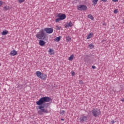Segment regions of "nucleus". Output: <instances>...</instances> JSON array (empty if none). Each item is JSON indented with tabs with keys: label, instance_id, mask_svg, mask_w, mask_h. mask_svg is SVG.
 <instances>
[{
	"label": "nucleus",
	"instance_id": "f257e3e1",
	"mask_svg": "<svg viewBox=\"0 0 124 124\" xmlns=\"http://www.w3.org/2000/svg\"><path fill=\"white\" fill-rule=\"evenodd\" d=\"M52 102V99L48 96L42 97L38 101L36 102L37 105H39V107H36L38 111V114L39 115H43V114H47L48 113V107L50 106L49 103L46 102Z\"/></svg>",
	"mask_w": 124,
	"mask_h": 124
},
{
	"label": "nucleus",
	"instance_id": "f03ea898",
	"mask_svg": "<svg viewBox=\"0 0 124 124\" xmlns=\"http://www.w3.org/2000/svg\"><path fill=\"white\" fill-rule=\"evenodd\" d=\"M36 36L38 39H43L39 40V44L40 46H45V44H46L45 41H48V36H47L43 29H42L40 31L38 32Z\"/></svg>",
	"mask_w": 124,
	"mask_h": 124
},
{
	"label": "nucleus",
	"instance_id": "7ed1b4c3",
	"mask_svg": "<svg viewBox=\"0 0 124 124\" xmlns=\"http://www.w3.org/2000/svg\"><path fill=\"white\" fill-rule=\"evenodd\" d=\"M36 75L37 77L41 79V80H46V79H47V75L45 74L41 73L40 71H37L36 72Z\"/></svg>",
	"mask_w": 124,
	"mask_h": 124
},
{
	"label": "nucleus",
	"instance_id": "20e7f679",
	"mask_svg": "<svg viewBox=\"0 0 124 124\" xmlns=\"http://www.w3.org/2000/svg\"><path fill=\"white\" fill-rule=\"evenodd\" d=\"M92 114H93V116L94 117H95V118H96V117H98V116H99V115H100V114H101L100 110H95V109H94V108H93L92 110Z\"/></svg>",
	"mask_w": 124,
	"mask_h": 124
},
{
	"label": "nucleus",
	"instance_id": "39448f33",
	"mask_svg": "<svg viewBox=\"0 0 124 124\" xmlns=\"http://www.w3.org/2000/svg\"><path fill=\"white\" fill-rule=\"evenodd\" d=\"M78 9L79 10V11H85L86 9H87L88 7L87 6L85 5H80L77 6Z\"/></svg>",
	"mask_w": 124,
	"mask_h": 124
},
{
	"label": "nucleus",
	"instance_id": "423d86ee",
	"mask_svg": "<svg viewBox=\"0 0 124 124\" xmlns=\"http://www.w3.org/2000/svg\"><path fill=\"white\" fill-rule=\"evenodd\" d=\"M57 18H60L61 20H64L66 18V16L64 14H62L61 15V14H59L56 16Z\"/></svg>",
	"mask_w": 124,
	"mask_h": 124
},
{
	"label": "nucleus",
	"instance_id": "0eeeda50",
	"mask_svg": "<svg viewBox=\"0 0 124 124\" xmlns=\"http://www.w3.org/2000/svg\"><path fill=\"white\" fill-rule=\"evenodd\" d=\"M44 31L46 32V33H52L53 32V29L50 28H45Z\"/></svg>",
	"mask_w": 124,
	"mask_h": 124
},
{
	"label": "nucleus",
	"instance_id": "6e6552de",
	"mask_svg": "<svg viewBox=\"0 0 124 124\" xmlns=\"http://www.w3.org/2000/svg\"><path fill=\"white\" fill-rule=\"evenodd\" d=\"M87 120H88V118L86 116H82L79 118L80 123H84V122H86Z\"/></svg>",
	"mask_w": 124,
	"mask_h": 124
},
{
	"label": "nucleus",
	"instance_id": "1a4fd4ad",
	"mask_svg": "<svg viewBox=\"0 0 124 124\" xmlns=\"http://www.w3.org/2000/svg\"><path fill=\"white\" fill-rule=\"evenodd\" d=\"M72 26H73V23H72L71 21H69V23H67L65 25V28H69V27L71 28Z\"/></svg>",
	"mask_w": 124,
	"mask_h": 124
},
{
	"label": "nucleus",
	"instance_id": "9d476101",
	"mask_svg": "<svg viewBox=\"0 0 124 124\" xmlns=\"http://www.w3.org/2000/svg\"><path fill=\"white\" fill-rule=\"evenodd\" d=\"M17 55V51L16 50H12L10 52V56H16Z\"/></svg>",
	"mask_w": 124,
	"mask_h": 124
},
{
	"label": "nucleus",
	"instance_id": "9b49d317",
	"mask_svg": "<svg viewBox=\"0 0 124 124\" xmlns=\"http://www.w3.org/2000/svg\"><path fill=\"white\" fill-rule=\"evenodd\" d=\"M4 10L7 11V10H10V7L9 6L6 5L3 8Z\"/></svg>",
	"mask_w": 124,
	"mask_h": 124
},
{
	"label": "nucleus",
	"instance_id": "f8f14e48",
	"mask_svg": "<svg viewBox=\"0 0 124 124\" xmlns=\"http://www.w3.org/2000/svg\"><path fill=\"white\" fill-rule=\"evenodd\" d=\"M93 33H90L87 36V39H90V38H91L93 37Z\"/></svg>",
	"mask_w": 124,
	"mask_h": 124
},
{
	"label": "nucleus",
	"instance_id": "ddd939ff",
	"mask_svg": "<svg viewBox=\"0 0 124 124\" xmlns=\"http://www.w3.org/2000/svg\"><path fill=\"white\" fill-rule=\"evenodd\" d=\"M49 54L50 55H55V52H54V50L52 49L51 48H49Z\"/></svg>",
	"mask_w": 124,
	"mask_h": 124
},
{
	"label": "nucleus",
	"instance_id": "4468645a",
	"mask_svg": "<svg viewBox=\"0 0 124 124\" xmlns=\"http://www.w3.org/2000/svg\"><path fill=\"white\" fill-rule=\"evenodd\" d=\"M88 17L89 18V19H91V20H93L94 19V18H93V16L92 15H89L88 16Z\"/></svg>",
	"mask_w": 124,
	"mask_h": 124
},
{
	"label": "nucleus",
	"instance_id": "2eb2a0df",
	"mask_svg": "<svg viewBox=\"0 0 124 124\" xmlns=\"http://www.w3.org/2000/svg\"><path fill=\"white\" fill-rule=\"evenodd\" d=\"M8 33V31H3L1 33L2 35H6Z\"/></svg>",
	"mask_w": 124,
	"mask_h": 124
},
{
	"label": "nucleus",
	"instance_id": "dca6fc26",
	"mask_svg": "<svg viewBox=\"0 0 124 124\" xmlns=\"http://www.w3.org/2000/svg\"><path fill=\"white\" fill-rule=\"evenodd\" d=\"M74 59V55L73 54L71 55L68 58L69 61H72Z\"/></svg>",
	"mask_w": 124,
	"mask_h": 124
},
{
	"label": "nucleus",
	"instance_id": "f3484780",
	"mask_svg": "<svg viewBox=\"0 0 124 124\" xmlns=\"http://www.w3.org/2000/svg\"><path fill=\"white\" fill-rule=\"evenodd\" d=\"M54 40H55V41H57V42H59V41H60V40H61V36L57 37Z\"/></svg>",
	"mask_w": 124,
	"mask_h": 124
},
{
	"label": "nucleus",
	"instance_id": "a211bd4d",
	"mask_svg": "<svg viewBox=\"0 0 124 124\" xmlns=\"http://www.w3.org/2000/svg\"><path fill=\"white\" fill-rule=\"evenodd\" d=\"M98 0H93L92 2L93 3V4L95 5L97 3Z\"/></svg>",
	"mask_w": 124,
	"mask_h": 124
},
{
	"label": "nucleus",
	"instance_id": "6ab92c4d",
	"mask_svg": "<svg viewBox=\"0 0 124 124\" xmlns=\"http://www.w3.org/2000/svg\"><path fill=\"white\" fill-rule=\"evenodd\" d=\"M61 18L59 17V18H57L56 20H55V22L56 23H59V22H60V21H61Z\"/></svg>",
	"mask_w": 124,
	"mask_h": 124
},
{
	"label": "nucleus",
	"instance_id": "aec40b11",
	"mask_svg": "<svg viewBox=\"0 0 124 124\" xmlns=\"http://www.w3.org/2000/svg\"><path fill=\"white\" fill-rule=\"evenodd\" d=\"M89 47H90V49H93V47H94L93 45L92 44H90Z\"/></svg>",
	"mask_w": 124,
	"mask_h": 124
},
{
	"label": "nucleus",
	"instance_id": "412c9836",
	"mask_svg": "<svg viewBox=\"0 0 124 124\" xmlns=\"http://www.w3.org/2000/svg\"><path fill=\"white\" fill-rule=\"evenodd\" d=\"M67 41H70V40H71V38L70 36H68L66 38Z\"/></svg>",
	"mask_w": 124,
	"mask_h": 124
},
{
	"label": "nucleus",
	"instance_id": "4be33fe9",
	"mask_svg": "<svg viewBox=\"0 0 124 124\" xmlns=\"http://www.w3.org/2000/svg\"><path fill=\"white\" fill-rule=\"evenodd\" d=\"M56 28H57V30H58L59 31H60V30H61V29L62 28V27L57 25L56 26Z\"/></svg>",
	"mask_w": 124,
	"mask_h": 124
},
{
	"label": "nucleus",
	"instance_id": "5701e85b",
	"mask_svg": "<svg viewBox=\"0 0 124 124\" xmlns=\"http://www.w3.org/2000/svg\"><path fill=\"white\" fill-rule=\"evenodd\" d=\"M18 1L19 3H22V2H24V1H25V0H18Z\"/></svg>",
	"mask_w": 124,
	"mask_h": 124
},
{
	"label": "nucleus",
	"instance_id": "b1692460",
	"mask_svg": "<svg viewBox=\"0 0 124 124\" xmlns=\"http://www.w3.org/2000/svg\"><path fill=\"white\" fill-rule=\"evenodd\" d=\"M113 12L114 14H117V13H118V9H115Z\"/></svg>",
	"mask_w": 124,
	"mask_h": 124
},
{
	"label": "nucleus",
	"instance_id": "393cba45",
	"mask_svg": "<svg viewBox=\"0 0 124 124\" xmlns=\"http://www.w3.org/2000/svg\"><path fill=\"white\" fill-rule=\"evenodd\" d=\"M71 73L73 76H74V75H75V72H71Z\"/></svg>",
	"mask_w": 124,
	"mask_h": 124
},
{
	"label": "nucleus",
	"instance_id": "a878e982",
	"mask_svg": "<svg viewBox=\"0 0 124 124\" xmlns=\"http://www.w3.org/2000/svg\"><path fill=\"white\" fill-rule=\"evenodd\" d=\"M64 113H65V111L62 110V111L61 112V114H62V115H63V114H64Z\"/></svg>",
	"mask_w": 124,
	"mask_h": 124
},
{
	"label": "nucleus",
	"instance_id": "bb28decb",
	"mask_svg": "<svg viewBox=\"0 0 124 124\" xmlns=\"http://www.w3.org/2000/svg\"><path fill=\"white\" fill-rule=\"evenodd\" d=\"M2 5V1L0 0V6Z\"/></svg>",
	"mask_w": 124,
	"mask_h": 124
},
{
	"label": "nucleus",
	"instance_id": "cd10ccee",
	"mask_svg": "<svg viewBox=\"0 0 124 124\" xmlns=\"http://www.w3.org/2000/svg\"><path fill=\"white\" fill-rule=\"evenodd\" d=\"M79 84L82 85L83 84V81H82V80L79 81Z\"/></svg>",
	"mask_w": 124,
	"mask_h": 124
},
{
	"label": "nucleus",
	"instance_id": "c85d7f7f",
	"mask_svg": "<svg viewBox=\"0 0 124 124\" xmlns=\"http://www.w3.org/2000/svg\"><path fill=\"white\" fill-rule=\"evenodd\" d=\"M102 1H103L104 2H106V1H107V0H100Z\"/></svg>",
	"mask_w": 124,
	"mask_h": 124
},
{
	"label": "nucleus",
	"instance_id": "c756f323",
	"mask_svg": "<svg viewBox=\"0 0 124 124\" xmlns=\"http://www.w3.org/2000/svg\"><path fill=\"white\" fill-rule=\"evenodd\" d=\"M92 68H93V69H95L96 68L95 66H92Z\"/></svg>",
	"mask_w": 124,
	"mask_h": 124
},
{
	"label": "nucleus",
	"instance_id": "7c9ffc66",
	"mask_svg": "<svg viewBox=\"0 0 124 124\" xmlns=\"http://www.w3.org/2000/svg\"><path fill=\"white\" fill-rule=\"evenodd\" d=\"M119 0H112V1H114V2H117Z\"/></svg>",
	"mask_w": 124,
	"mask_h": 124
},
{
	"label": "nucleus",
	"instance_id": "2f4dec72",
	"mask_svg": "<svg viewBox=\"0 0 124 124\" xmlns=\"http://www.w3.org/2000/svg\"><path fill=\"white\" fill-rule=\"evenodd\" d=\"M111 122L112 123V124H114V123H116V121L112 120V121H111Z\"/></svg>",
	"mask_w": 124,
	"mask_h": 124
},
{
	"label": "nucleus",
	"instance_id": "473e14b6",
	"mask_svg": "<svg viewBox=\"0 0 124 124\" xmlns=\"http://www.w3.org/2000/svg\"><path fill=\"white\" fill-rule=\"evenodd\" d=\"M121 101H124V99H121Z\"/></svg>",
	"mask_w": 124,
	"mask_h": 124
},
{
	"label": "nucleus",
	"instance_id": "72a5a7b5",
	"mask_svg": "<svg viewBox=\"0 0 124 124\" xmlns=\"http://www.w3.org/2000/svg\"><path fill=\"white\" fill-rule=\"evenodd\" d=\"M61 121H64V119H61Z\"/></svg>",
	"mask_w": 124,
	"mask_h": 124
},
{
	"label": "nucleus",
	"instance_id": "f704fd0d",
	"mask_svg": "<svg viewBox=\"0 0 124 124\" xmlns=\"http://www.w3.org/2000/svg\"><path fill=\"white\" fill-rule=\"evenodd\" d=\"M105 25H106V23H104L103 24V25H104V26Z\"/></svg>",
	"mask_w": 124,
	"mask_h": 124
},
{
	"label": "nucleus",
	"instance_id": "c9c22d12",
	"mask_svg": "<svg viewBox=\"0 0 124 124\" xmlns=\"http://www.w3.org/2000/svg\"><path fill=\"white\" fill-rule=\"evenodd\" d=\"M103 41H105V40H103V41H102V42H103Z\"/></svg>",
	"mask_w": 124,
	"mask_h": 124
},
{
	"label": "nucleus",
	"instance_id": "e433bc0d",
	"mask_svg": "<svg viewBox=\"0 0 124 124\" xmlns=\"http://www.w3.org/2000/svg\"><path fill=\"white\" fill-rule=\"evenodd\" d=\"M1 65V64H0V66Z\"/></svg>",
	"mask_w": 124,
	"mask_h": 124
}]
</instances>
